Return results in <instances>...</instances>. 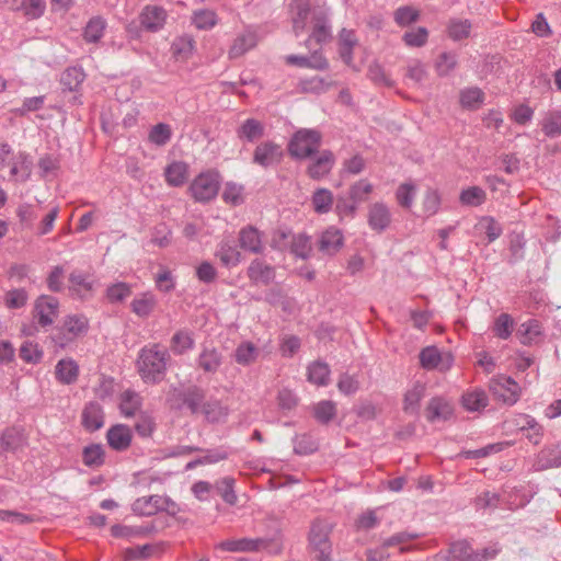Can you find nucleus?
Returning a JSON list of instances; mask_svg holds the SVG:
<instances>
[{"label":"nucleus","mask_w":561,"mask_h":561,"mask_svg":"<svg viewBox=\"0 0 561 561\" xmlns=\"http://www.w3.org/2000/svg\"><path fill=\"white\" fill-rule=\"evenodd\" d=\"M167 401L171 410L191 416H203L208 424L225 423L230 413L228 405L220 399L208 396L207 389L196 383L172 387Z\"/></svg>","instance_id":"f257e3e1"},{"label":"nucleus","mask_w":561,"mask_h":561,"mask_svg":"<svg viewBox=\"0 0 561 561\" xmlns=\"http://www.w3.org/2000/svg\"><path fill=\"white\" fill-rule=\"evenodd\" d=\"M169 351L160 343H149L142 346L135 362L136 370L147 385L161 383L171 364Z\"/></svg>","instance_id":"f03ea898"},{"label":"nucleus","mask_w":561,"mask_h":561,"mask_svg":"<svg viewBox=\"0 0 561 561\" xmlns=\"http://www.w3.org/2000/svg\"><path fill=\"white\" fill-rule=\"evenodd\" d=\"M500 552L496 546H489L481 549H474L472 542L468 539H457L450 541L446 549L439 550L435 556V561H491Z\"/></svg>","instance_id":"7ed1b4c3"},{"label":"nucleus","mask_w":561,"mask_h":561,"mask_svg":"<svg viewBox=\"0 0 561 561\" xmlns=\"http://www.w3.org/2000/svg\"><path fill=\"white\" fill-rule=\"evenodd\" d=\"M332 525L323 518L311 522L307 537V552L311 561H333Z\"/></svg>","instance_id":"20e7f679"},{"label":"nucleus","mask_w":561,"mask_h":561,"mask_svg":"<svg viewBox=\"0 0 561 561\" xmlns=\"http://www.w3.org/2000/svg\"><path fill=\"white\" fill-rule=\"evenodd\" d=\"M89 328L90 322L85 314H67L64 317L60 323L53 329L50 339L55 346L66 348L80 336L85 335L89 331Z\"/></svg>","instance_id":"39448f33"},{"label":"nucleus","mask_w":561,"mask_h":561,"mask_svg":"<svg viewBox=\"0 0 561 561\" xmlns=\"http://www.w3.org/2000/svg\"><path fill=\"white\" fill-rule=\"evenodd\" d=\"M321 144L322 135L319 130L300 128L290 137L287 144V151L291 159L302 161L316 156Z\"/></svg>","instance_id":"423d86ee"},{"label":"nucleus","mask_w":561,"mask_h":561,"mask_svg":"<svg viewBox=\"0 0 561 561\" xmlns=\"http://www.w3.org/2000/svg\"><path fill=\"white\" fill-rule=\"evenodd\" d=\"M221 181V174L217 169H208L193 179L187 192L194 202L208 204L217 197Z\"/></svg>","instance_id":"0eeeda50"},{"label":"nucleus","mask_w":561,"mask_h":561,"mask_svg":"<svg viewBox=\"0 0 561 561\" xmlns=\"http://www.w3.org/2000/svg\"><path fill=\"white\" fill-rule=\"evenodd\" d=\"M490 391L497 401L506 405H513L519 399L520 388L512 377L500 376L491 380Z\"/></svg>","instance_id":"6e6552de"},{"label":"nucleus","mask_w":561,"mask_h":561,"mask_svg":"<svg viewBox=\"0 0 561 561\" xmlns=\"http://www.w3.org/2000/svg\"><path fill=\"white\" fill-rule=\"evenodd\" d=\"M284 158V151L280 145L273 140L261 141L253 151L252 162L264 169L277 165Z\"/></svg>","instance_id":"1a4fd4ad"},{"label":"nucleus","mask_w":561,"mask_h":561,"mask_svg":"<svg viewBox=\"0 0 561 561\" xmlns=\"http://www.w3.org/2000/svg\"><path fill=\"white\" fill-rule=\"evenodd\" d=\"M312 32L305 45L309 47L311 41L322 45L332 38L329 12L324 8H314L312 10Z\"/></svg>","instance_id":"9d476101"},{"label":"nucleus","mask_w":561,"mask_h":561,"mask_svg":"<svg viewBox=\"0 0 561 561\" xmlns=\"http://www.w3.org/2000/svg\"><path fill=\"white\" fill-rule=\"evenodd\" d=\"M59 300L49 295H41L34 304V317L42 328L49 327L58 316Z\"/></svg>","instance_id":"9b49d317"},{"label":"nucleus","mask_w":561,"mask_h":561,"mask_svg":"<svg viewBox=\"0 0 561 561\" xmlns=\"http://www.w3.org/2000/svg\"><path fill=\"white\" fill-rule=\"evenodd\" d=\"M141 25L148 33H157L164 27L167 22L168 12L167 10L157 4H146L139 15Z\"/></svg>","instance_id":"f8f14e48"},{"label":"nucleus","mask_w":561,"mask_h":561,"mask_svg":"<svg viewBox=\"0 0 561 561\" xmlns=\"http://www.w3.org/2000/svg\"><path fill=\"white\" fill-rule=\"evenodd\" d=\"M266 547V539L244 537L220 541L215 546V549L227 552H257Z\"/></svg>","instance_id":"ddd939ff"},{"label":"nucleus","mask_w":561,"mask_h":561,"mask_svg":"<svg viewBox=\"0 0 561 561\" xmlns=\"http://www.w3.org/2000/svg\"><path fill=\"white\" fill-rule=\"evenodd\" d=\"M391 219L390 209L385 203L376 202L369 206L367 222L373 231L382 233L389 228Z\"/></svg>","instance_id":"4468645a"},{"label":"nucleus","mask_w":561,"mask_h":561,"mask_svg":"<svg viewBox=\"0 0 561 561\" xmlns=\"http://www.w3.org/2000/svg\"><path fill=\"white\" fill-rule=\"evenodd\" d=\"M68 279L70 283L69 291L72 297L83 300L92 296L94 282L88 273L80 270H73L69 274Z\"/></svg>","instance_id":"2eb2a0df"},{"label":"nucleus","mask_w":561,"mask_h":561,"mask_svg":"<svg viewBox=\"0 0 561 561\" xmlns=\"http://www.w3.org/2000/svg\"><path fill=\"white\" fill-rule=\"evenodd\" d=\"M133 440V432L126 424H115L106 432L107 445L115 451L122 453L127 450Z\"/></svg>","instance_id":"dca6fc26"},{"label":"nucleus","mask_w":561,"mask_h":561,"mask_svg":"<svg viewBox=\"0 0 561 561\" xmlns=\"http://www.w3.org/2000/svg\"><path fill=\"white\" fill-rule=\"evenodd\" d=\"M239 247L248 252L261 254L264 251L263 234L252 225H248L239 231Z\"/></svg>","instance_id":"f3484780"},{"label":"nucleus","mask_w":561,"mask_h":561,"mask_svg":"<svg viewBox=\"0 0 561 561\" xmlns=\"http://www.w3.org/2000/svg\"><path fill=\"white\" fill-rule=\"evenodd\" d=\"M335 164V157L331 150H322L320 154L313 159L308 168L307 174L312 180H321L327 176Z\"/></svg>","instance_id":"a211bd4d"},{"label":"nucleus","mask_w":561,"mask_h":561,"mask_svg":"<svg viewBox=\"0 0 561 561\" xmlns=\"http://www.w3.org/2000/svg\"><path fill=\"white\" fill-rule=\"evenodd\" d=\"M344 245L343 232L335 228L330 227L322 232L318 241V249L324 255H335Z\"/></svg>","instance_id":"6ab92c4d"},{"label":"nucleus","mask_w":561,"mask_h":561,"mask_svg":"<svg viewBox=\"0 0 561 561\" xmlns=\"http://www.w3.org/2000/svg\"><path fill=\"white\" fill-rule=\"evenodd\" d=\"M33 171V158L25 151L18 152L11 160L10 175L15 182H27Z\"/></svg>","instance_id":"aec40b11"},{"label":"nucleus","mask_w":561,"mask_h":561,"mask_svg":"<svg viewBox=\"0 0 561 561\" xmlns=\"http://www.w3.org/2000/svg\"><path fill=\"white\" fill-rule=\"evenodd\" d=\"M81 424L85 431L93 433L104 425V410L96 401H90L85 404L81 414Z\"/></svg>","instance_id":"412c9836"},{"label":"nucleus","mask_w":561,"mask_h":561,"mask_svg":"<svg viewBox=\"0 0 561 561\" xmlns=\"http://www.w3.org/2000/svg\"><path fill=\"white\" fill-rule=\"evenodd\" d=\"M224 363L222 353L216 347L204 346L196 358V365L205 374L215 375Z\"/></svg>","instance_id":"4be33fe9"},{"label":"nucleus","mask_w":561,"mask_h":561,"mask_svg":"<svg viewBox=\"0 0 561 561\" xmlns=\"http://www.w3.org/2000/svg\"><path fill=\"white\" fill-rule=\"evenodd\" d=\"M454 414V409L444 397H433L425 409V416L430 423L448 421Z\"/></svg>","instance_id":"5701e85b"},{"label":"nucleus","mask_w":561,"mask_h":561,"mask_svg":"<svg viewBox=\"0 0 561 561\" xmlns=\"http://www.w3.org/2000/svg\"><path fill=\"white\" fill-rule=\"evenodd\" d=\"M156 531L157 528L153 523H148L146 525L139 526L115 524L111 527V535L114 538H124L128 540L133 538L147 537Z\"/></svg>","instance_id":"b1692460"},{"label":"nucleus","mask_w":561,"mask_h":561,"mask_svg":"<svg viewBox=\"0 0 561 561\" xmlns=\"http://www.w3.org/2000/svg\"><path fill=\"white\" fill-rule=\"evenodd\" d=\"M247 275L254 284L262 283L268 285L275 278V268L264 261L255 259L250 263Z\"/></svg>","instance_id":"393cba45"},{"label":"nucleus","mask_w":561,"mask_h":561,"mask_svg":"<svg viewBox=\"0 0 561 561\" xmlns=\"http://www.w3.org/2000/svg\"><path fill=\"white\" fill-rule=\"evenodd\" d=\"M534 467L537 471L561 467V445L542 448L536 457Z\"/></svg>","instance_id":"a878e982"},{"label":"nucleus","mask_w":561,"mask_h":561,"mask_svg":"<svg viewBox=\"0 0 561 561\" xmlns=\"http://www.w3.org/2000/svg\"><path fill=\"white\" fill-rule=\"evenodd\" d=\"M264 133V124L255 118H247L236 130L239 140L249 144L259 141Z\"/></svg>","instance_id":"bb28decb"},{"label":"nucleus","mask_w":561,"mask_h":561,"mask_svg":"<svg viewBox=\"0 0 561 561\" xmlns=\"http://www.w3.org/2000/svg\"><path fill=\"white\" fill-rule=\"evenodd\" d=\"M425 392L426 387L423 382H414L412 388L404 393L402 407L403 412L409 415H419L420 403L424 398Z\"/></svg>","instance_id":"cd10ccee"},{"label":"nucleus","mask_w":561,"mask_h":561,"mask_svg":"<svg viewBox=\"0 0 561 561\" xmlns=\"http://www.w3.org/2000/svg\"><path fill=\"white\" fill-rule=\"evenodd\" d=\"M542 335V325L537 319H528L527 321L519 324L516 331V337L525 346H530L537 343V339Z\"/></svg>","instance_id":"c85d7f7f"},{"label":"nucleus","mask_w":561,"mask_h":561,"mask_svg":"<svg viewBox=\"0 0 561 561\" xmlns=\"http://www.w3.org/2000/svg\"><path fill=\"white\" fill-rule=\"evenodd\" d=\"M163 502H168L167 500H162L161 495L154 494L149 496H141L134 501L131 504V511L136 515L140 516H152L160 512L163 508Z\"/></svg>","instance_id":"c756f323"},{"label":"nucleus","mask_w":561,"mask_h":561,"mask_svg":"<svg viewBox=\"0 0 561 561\" xmlns=\"http://www.w3.org/2000/svg\"><path fill=\"white\" fill-rule=\"evenodd\" d=\"M215 255L227 268L237 266L242 260V255L241 252L238 250V245H236L230 240H222L219 243Z\"/></svg>","instance_id":"7c9ffc66"},{"label":"nucleus","mask_w":561,"mask_h":561,"mask_svg":"<svg viewBox=\"0 0 561 561\" xmlns=\"http://www.w3.org/2000/svg\"><path fill=\"white\" fill-rule=\"evenodd\" d=\"M82 463L90 469H99L104 466L106 454L102 444L92 443L82 449Z\"/></svg>","instance_id":"2f4dec72"},{"label":"nucleus","mask_w":561,"mask_h":561,"mask_svg":"<svg viewBox=\"0 0 561 561\" xmlns=\"http://www.w3.org/2000/svg\"><path fill=\"white\" fill-rule=\"evenodd\" d=\"M142 405L141 396L133 389L123 391L119 396V411L125 417H134Z\"/></svg>","instance_id":"473e14b6"},{"label":"nucleus","mask_w":561,"mask_h":561,"mask_svg":"<svg viewBox=\"0 0 561 561\" xmlns=\"http://www.w3.org/2000/svg\"><path fill=\"white\" fill-rule=\"evenodd\" d=\"M188 175V165L183 161H173L164 169V179L169 186L180 187L184 185Z\"/></svg>","instance_id":"72a5a7b5"},{"label":"nucleus","mask_w":561,"mask_h":561,"mask_svg":"<svg viewBox=\"0 0 561 561\" xmlns=\"http://www.w3.org/2000/svg\"><path fill=\"white\" fill-rule=\"evenodd\" d=\"M461 404L469 412H479L488 407L489 398L483 389L474 388L461 396Z\"/></svg>","instance_id":"f704fd0d"},{"label":"nucleus","mask_w":561,"mask_h":561,"mask_svg":"<svg viewBox=\"0 0 561 561\" xmlns=\"http://www.w3.org/2000/svg\"><path fill=\"white\" fill-rule=\"evenodd\" d=\"M485 101V93L479 87L463 88L459 92V104L468 111L478 110Z\"/></svg>","instance_id":"c9c22d12"},{"label":"nucleus","mask_w":561,"mask_h":561,"mask_svg":"<svg viewBox=\"0 0 561 561\" xmlns=\"http://www.w3.org/2000/svg\"><path fill=\"white\" fill-rule=\"evenodd\" d=\"M56 379L62 385H71L77 381L79 366L72 358L60 359L55 367Z\"/></svg>","instance_id":"e433bc0d"},{"label":"nucleus","mask_w":561,"mask_h":561,"mask_svg":"<svg viewBox=\"0 0 561 561\" xmlns=\"http://www.w3.org/2000/svg\"><path fill=\"white\" fill-rule=\"evenodd\" d=\"M22 430L11 426L3 430L0 436V455L3 453H15L23 446Z\"/></svg>","instance_id":"4c0bfd02"},{"label":"nucleus","mask_w":561,"mask_h":561,"mask_svg":"<svg viewBox=\"0 0 561 561\" xmlns=\"http://www.w3.org/2000/svg\"><path fill=\"white\" fill-rule=\"evenodd\" d=\"M355 32L343 28L339 34V55L343 62L351 66L353 62V49L357 45Z\"/></svg>","instance_id":"58836bf2"},{"label":"nucleus","mask_w":561,"mask_h":561,"mask_svg":"<svg viewBox=\"0 0 561 561\" xmlns=\"http://www.w3.org/2000/svg\"><path fill=\"white\" fill-rule=\"evenodd\" d=\"M85 79V72L80 66L66 68L60 76V84L64 91L77 92Z\"/></svg>","instance_id":"ea45409f"},{"label":"nucleus","mask_w":561,"mask_h":561,"mask_svg":"<svg viewBox=\"0 0 561 561\" xmlns=\"http://www.w3.org/2000/svg\"><path fill=\"white\" fill-rule=\"evenodd\" d=\"M157 306L156 296L151 291L141 293L130 302L131 311L139 318H148Z\"/></svg>","instance_id":"a19ab883"},{"label":"nucleus","mask_w":561,"mask_h":561,"mask_svg":"<svg viewBox=\"0 0 561 561\" xmlns=\"http://www.w3.org/2000/svg\"><path fill=\"white\" fill-rule=\"evenodd\" d=\"M472 23L468 19H449L446 27L448 37L454 42H460L470 36Z\"/></svg>","instance_id":"79ce46f5"},{"label":"nucleus","mask_w":561,"mask_h":561,"mask_svg":"<svg viewBox=\"0 0 561 561\" xmlns=\"http://www.w3.org/2000/svg\"><path fill=\"white\" fill-rule=\"evenodd\" d=\"M334 204L333 193L324 187L317 188L311 196V205L313 210L319 214H328L332 210Z\"/></svg>","instance_id":"37998d69"},{"label":"nucleus","mask_w":561,"mask_h":561,"mask_svg":"<svg viewBox=\"0 0 561 561\" xmlns=\"http://www.w3.org/2000/svg\"><path fill=\"white\" fill-rule=\"evenodd\" d=\"M458 66V54L455 51L440 53L434 62V68L438 77H448Z\"/></svg>","instance_id":"c03bdc74"},{"label":"nucleus","mask_w":561,"mask_h":561,"mask_svg":"<svg viewBox=\"0 0 561 561\" xmlns=\"http://www.w3.org/2000/svg\"><path fill=\"white\" fill-rule=\"evenodd\" d=\"M541 130L548 138L561 136V111L553 110L546 113L540 122Z\"/></svg>","instance_id":"a18cd8bd"},{"label":"nucleus","mask_w":561,"mask_h":561,"mask_svg":"<svg viewBox=\"0 0 561 561\" xmlns=\"http://www.w3.org/2000/svg\"><path fill=\"white\" fill-rule=\"evenodd\" d=\"M259 356L257 347L249 341L241 342L234 350L233 358L241 366H249L256 360Z\"/></svg>","instance_id":"49530a36"},{"label":"nucleus","mask_w":561,"mask_h":561,"mask_svg":"<svg viewBox=\"0 0 561 561\" xmlns=\"http://www.w3.org/2000/svg\"><path fill=\"white\" fill-rule=\"evenodd\" d=\"M256 45V35L253 32H245L240 34L233 41L232 46L229 49L230 58H238L245 54L248 50Z\"/></svg>","instance_id":"de8ad7c7"},{"label":"nucleus","mask_w":561,"mask_h":561,"mask_svg":"<svg viewBox=\"0 0 561 561\" xmlns=\"http://www.w3.org/2000/svg\"><path fill=\"white\" fill-rule=\"evenodd\" d=\"M106 20L100 15L93 16L83 30V38L87 43H98L104 35Z\"/></svg>","instance_id":"09e8293b"},{"label":"nucleus","mask_w":561,"mask_h":561,"mask_svg":"<svg viewBox=\"0 0 561 561\" xmlns=\"http://www.w3.org/2000/svg\"><path fill=\"white\" fill-rule=\"evenodd\" d=\"M374 191V185L366 179H360L353 183L347 191V195L359 206L360 204L368 201L369 195Z\"/></svg>","instance_id":"8fccbe9b"},{"label":"nucleus","mask_w":561,"mask_h":561,"mask_svg":"<svg viewBox=\"0 0 561 561\" xmlns=\"http://www.w3.org/2000/svg\"><path fill=\"white\" fill-rule=\"evenodd\" d=\"M195 345L192 334L187 331H176L170 341V347L173 354L183 355L191 351Z\"/></svg>","instance_id":"3c124183"},{"label":"nucleus","mask_w":561,"mask_h":561,"mask_svg":"<svg viewBox=\"0 0 561 561\" xmlns=\"http://www.w3.org/2000/svg\"><path fill=\"white\" fill-rule=\"evenodd\" d=\"M486 201V193L480 186H469L463 188L459 195V202L463 206L478 207Z\"/></svg>","instance_id":"603ef678"},{"label":"nucleus","mask_w":561,"mask_h":561,"mask_svg":"<svg viewBox=\"0 0 561 561\" xmlns=\"http://www.w3.org/2000/svg\"><path fill=\"white\" fill-rule=\"evenodd\" d=\"M514 319L511 314L502 312L499 314L492 325L494 336L501 340H507L514 330Z\"/></svg>","instance_id":"864d4df0"},{"label":"nucleus","mask_w":561,"mask_h":561,"mask_svg":"<svg viewBox=\"0 0 561 561\" xmlns=\"http://www.w3.org/2000/svg\"><path fill=\"white\" fill-rule=\"evenodd\" d=\"M477 228L485 233L488 243L494 242L503 233V226L492 216H482Z\"/></svg>","instance_id":"5fc2aeb1"},{"label":"nucleus","mask_w":561,"mask_h":561,"mask_svg":"<svg viewBox=\"0 0 561 561\" xmlns=\"http://www.w3.org/2000/svg\"><path fill=\"white\" fill-rule=\"evenodd\" d=\"M133 293L130 284L125 282H116L107 286L105 297L111 304L124 302Z\"/></svg>","instance_id":"6e6d98bb"},{"label":"nucleus","mask_w":561,"mask_h":561,"mask_svg":"<svg viewBox=\"0 0 561 561\" xmlns=\"http://www.w3.org/2000/svg\"><path fill=\"white\" fill-rule=\"evenodd\" d=\"M330 367L324 362H313L308 366V380L317 386L329 383Z\"/></svg>","instance_id":"4d7b16f0"},{"label":"nucleus","mask_w":561,"mask_h":561,"mask_svg":"<svg viewBox=\"0 0 561 561\" xmlns=\"http://www.w3.org/2000/svg\"><path fill=\"white\" fill-rule=\"evenodd\" d=\"M330 87V82L318 76L311 78H302L298 82V89L302 93L321 94L327 92Z\"/></svg>","instance_id":"13d9d810"},{"label":"nucleus","mask_w":561,"mask_h":561,"mask_svg":"<svg viewBox=\"0 0 561 561\" xmlns=\"http://www.w3.org/2000/svg\"><path fill=\"white\" fill-rule=\"evenodd\" d=\"M294 453L299 456H307L316 453L319 448L318 442L310 434L296 435L293 438Z\"/></svg>","instance_id":"bf43d9fd"},{"label":"nucleus","mask_w":561,"mask_h":561,"mask_svg":"<svg viewBox=\"0 0 561 561\" xmlns=\"http://www.w3.org/2000/svg\"><path fill=\"white\" fill-rule=\"evenodd\" d=\"M243 192L244 186L242 184L229 181L225 184L221 198L228 205L239 206L244 203Z\"/></svg>","instance_id":"052dcab7"},{"label":"nucleus","mask_w":561,"mask_h":561,"mask_svg":"<svg viewBox=\"0 0 561 561\" xmlns=\"http://www.w3.org/2000/svg\"><path fill=\"white\" fill-rule=\"evenodd\" d=\"M313 417L320 424H329L336 416V405L330 400H322L313 407Z\"/></svg>","instance_id":"680f3d73"},{"label":"nucleus","mask_w":561,"mask_h":561,"mask_svg":"<svg viewBox=\"0 0 561 561\" xmlns=\"http://www.w3.org/2000/svg\"><path fill=\"white\" fill-rule=\"evenodd\" d=\"M358 206L351 199L348 195H337L335 199L334 211L340 220L344 218L354 219L357 214Z\"/></svg>","instance_id":"e2e57ef3"},{"label":"nucleus","mask_w":561,"mask_h":561,"mask_svg":"<svg viewBox=\"0 0 561 561\" xmlns=\"http://www.w3.org/2000/svg\"><path fill=\"white\" fill-rule=\"evenodd\" d=\"M19 356L27 364H38L44 356V352L37 343L25 341L19 350Z\"/></svg>","instance_id":"0e129e2a"},{"label":"nucleus","mask_w":561,"mask_h":561,"mask_svg":"<svg viewBox=\"0 0 561 561\" xmlns=\"http://www.w3.org/2000/svg\"><path fill=\"white\" fill-rule=\"evenodd\" d=\"M172 137V129L169 124L158 123L151 127L148 134V140L158 146L162 147L167 145Z\"/></svg>","instance_id":"69168bd1"},{"label":"nucleus","mask_w":561,"mask_h":561,"mask_svg":"<svg viewBox=\"0 0 561 561\" xmlns=\"http://www.w3.org/2000/svg\"><path fill=\"white\" fill-rule=\"evenodd\" d=\"M290 253L302 260L308 259L311 253L310 237L304 233L293 236L290 241Z\"/></svg>","instance_id":"338daca9"},{"label":"nucleus","mask_w":561,"mask_h":561,"mask_svg":"<svg viewBox=\"0 0 561 561\" xmlns=\"http://www.w3.org/2000/svg\"><path fill=\"white\" fill-rule=\"evenodd\" d=\"M192 22L198 30H210L217 24V14L213 10L202 9L193 13Z\"/></svg>","instance_id":"774afa93"}]
</instances>
